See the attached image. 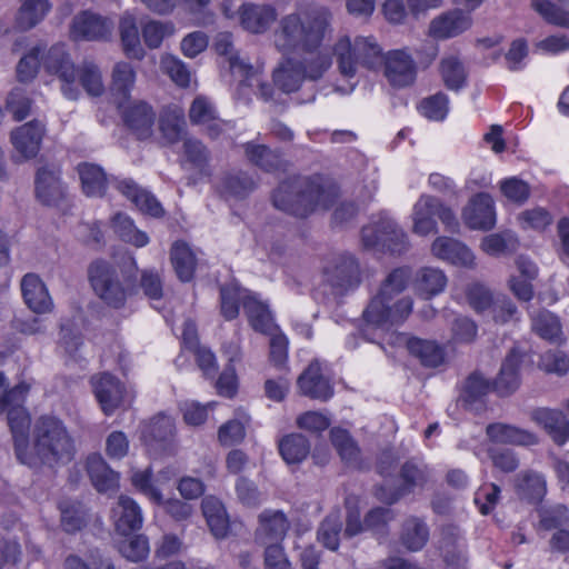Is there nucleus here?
<instances>
[{"mask_svg":"<svg viewBox=\"0 0 569 569\" xmlns=\"http://www.w3.org/2000/svg\"><path fill=\"white\" fill-rule=\"evenodd\" d=\"M333 31V13L323 4H309L281 17L273 32V44L282 54L298 49L307 52L299 61L305 79L318 80L331 67L328 52L315 51Z\"/></svg>","mask_w":569,"mask_h":569,"instance_id":"nucleus-1","label":"nucleus"},{"mask_svg":"<svg viewBox=\"0 0 569 569\" xmlns=\"http://www.w3.org/2000/svg\"><path fill=\"white\" fill-rule=\"evenodd\" d=\"M30 415L27 409L10 413V430L18 460L29 467H53L67 463L74 457L76 448L62 420L54 416L39 417L32 429V443L28 440Z\"/></svg>","mask_w":569,"mask_h":569,"instance_id":"nucleus-2","label":"nucleus"},{"mask_svg":"<svg viewBox=\"0 0 569 569\" xmlns=\"http://www.w3.org/2000/svg\"><path fill=\"white\" fill-rule=\"evenodd\" d=\"M410 277L411 271L406 267L397 268L387 276L363 310L367 326L388 330L406 321L412 311L413 300L409 296H399L407 288Z\"/></svg>","mask_w":569,"mask_h":569,"instance_id":"nucleus-3","label":"nucleus"},{"mask_svg":"<svg viewBox=\"0 0 569 569\" xmlns=\"http://www.w3.org/2000/svg\"><path fill=\"white\" fill-rule=\"evenodd\" d=\"M338 198L333 184H322L319 180L295 178L282 182L273 193L276 208L297 217L330 208Z\"/></svg>","mask_w":569,"mask_h":569,"instance_id":"nucleus-4","label":"nucleus"},{"mask_svg":"<svg viewBox=\"0 0 569 569\" xmlns=\"http://www.w3.org/2000/svg\"><path fill=\"white\" fill-rule=\"evenodd\" d=\"M43 66L49 73L58 74L62 81V93L67 99L76 100L79 97L78 77L88 94L99 97L104 91L99 68L93 62L84 61L77 71L66 53L63 44L50 48L43 60Z\"/></svg>","mask_w":569,"mask_h":569,"instance_id":"nucleus-5","label":"nucleus"},{"mask_svg":"<svg viewBox=\"0 0 569 569\" xmlns=\"http://www.w3.org/2000/svg\"><path fill=\"white\" fill-rule=\"evenodd\" d=\"M214 49L218 54L227 57L231 73L239 79L238 97L249 100L246 89L249 88L264 101L272 100L273 88L263 80L261 64L252 66L247 59L239 56L233 49L232 34L220 32L214 40Z\"/></svg>","mask_w":569,"mask_h":569,"instance_id":"nucleus-6","label":"nucleus"},{"mask_svg":"<svg viewBox=\"0 0 569 569\" xmlns=\"http://www.w3.org/2000/svg\"><path fill=\"white\" fill-rule=\"evenodd\" d=\"M361 241L367 249L393 253H401L408 246L407 234L387 213L362 228Z\"/></svg>","mask_w":569,"mask_h":569,"instance_id":"nucleus-7","label":"nucleus"},{"mask_svg":"<svg viewBox=\"0 0 569 569\" xmlns=\"http://www.w3.org/2000/svg\"><path fill=\"white\" fill-rule=\"evenodd\" d=\"M89 279L94 292L109 306L119 308L126 300L114 269L106 261H94L89 269Z\"/></svg>","mask_w":569,"mask_h":569,"instance_id":"nucleus-8","label":"nucleus"},{"mask_svg":"<svg viewBox=\"0 0 569 569\" xmlns=\"http://www.w3.org/2000/svg\"><path fill=\"white\" fill-rule=\"evenodd\" d=\"M401 487L389 490L381 487L377 490V498L388 505L397 502L402 496L423 489L431 478L430 469L422 462L409 460L401 467Z\"/></svg>","mask_w":569,"mask_h":569,"instance_id":"nucleus-9","label":"nucleus"},{"mask_svg":"<svg viewBox=\"0 0 569 569\" xmlns=\"http://www.w3.org/2000/svg\"><path fill=\"white\" fill-rule=\"evenodd\" d=\"M46 126L39 120L29 121L11 130L10 142L13 147V162H22L37 157L40 151Z\"/></svg>","mask_w":569,"mask_h":569,"instance_id":"nucleus-10","label":"nucleus"},{"mask_svg":"<svg viewBox=\"0 0 569 569\" xmlns=\"http://www.w3.org/2000/svg\"><path fill=\"white\" fill-rule=\"evenodd\" d=\"M96 399L104 415L110 416L117 409L130 405L133 395L112 375L102 373L92 378Z\"/></svg>","mask_w":569,"mask_h":569,"instance_id":"nucleus-11","label":"nucleus"},{"mask_svg":"<svg viewBox=\"0 0 569 569\" xmlns=\"http://www.w3.org/2000/svg\"><path fill=\"white\" fill-rule=\"evenodd\" d=\"M113 29L114 22L110 18L91 11H82L72 19L70 37L74 41L107 40L111 37Z\"/></svg>","mask_w":569,"mask_h":569,"instance_id":"nucleus-12","label":"nucleus"},{"mask_svg":"<svg viewBox=\"0 0 569 569\" xmlns=\"http://www.w3.org/2000/svg\"><path fill=\"white\" fill-rule=\"evenodd\" d=\"M383 76L393 88H405L413 83L417 74L416 63L406 49L390 50L385 53Z\"/></svg>","mask_w":569,"mask_h":569,"instance_id":"nucleus-13","label":"nucleus"},{"mask_svg":"<svg viewBox=\"0 0 569 569\" xmlns=\"http://www.w3.org/2000/svg\"><path fill=\"white\" fill-rule=\"evenodd\" d=\"M234 13L241 28L252 34L264 33L278 17L272 4L256 2H243Z\"/></svg>","mask_w":569,"mask_h":569,"instance_id":"nucleus-14","label":"nucleus"},{"mask_svg":"<svg viewBox=\"0 0 569 569\" xmlns=\"http://www.w3.org/2000/svg\"><path fill=\"white\" fill-rule=\"evenodd\" d=\"M326 281L336 293H343L355 289L360 283V270L352 256H341L325 271Z\"/></svg>","mask_w":569,"mask_h":569,"instance_id":"nucleus-15","label":"nucleus"},{"mask_svg":"<svg viewBox=\"0 0 569 569\" xmlns=\"http://www.w3.org/2000/svg\"><path fill=\"white\" fill-rule=\"evenodd\" d=\"M118 109L126 126L138 139L146 140L153 134L156 113L147 102L130 101Z\"/></svg>","mask_w":569,"mask_h":569,"instance_id":"nucleus-16","label":"nucleus"},{"mask_svg":"<svg viewBox=\"0 0 569 569\" xmlns=\"http://www.w3.org/2000/svg\"><path fill=\"white\" fill-rule=\"evenodd\" d=\"M462 220L470 229L488 230L496 224L495 202L490 194L478 193L462 209Z\"/></svg>","mask_w":569,"mask_h":569,"instance_id":"nucleus-17","label":"nucleus"},{"mask_svg":"<svg viewBox=\"0 0 569 569\" xmlns=\"http://www.w3.org/2000/svg\"><path fill=\"white\" fill-rule=\"evenodd\" d=\"M432 256L439 260L465 268H475L476 258L472 251L461 241L440 236L430 247Z\"/></svg>","mask_w":569,"mask_h":569,"instance_id":"nucleus-18","label":"nucleus"},{"mask_svg":"<svg viewBox=\"0 0 569 569\" xmlns=\"http://www.w3.org/2000/svg\"><path fill=\"white\" fill-rule=\"evenodd\" d=\"M290 528V521L280 510L266 509L258 517L256 540L260 545L282 542Z\"/></svg>","mask_w":569,"mask_h":569,"instance_id":"nucleus-19","label":"nucleus"},{"mask_svg":"<svg viewBox=\"0 0 569 569\" xmlns=\"http://www.w3.org/2000/svg\"><path fill=\"white\" fill-rule=\"evenodd\" d=\"M36 196L44 204H56L64 197L60 169L54 164L39 167L36 174Z\"/></svg>","mask_w":569,"mask_h":569,"instance_id":"nucleus-20","label":"nucleus"},{"mask_svg":"<svg viewBox=\"0 0 569 569\" xmlns=\"http://www.w3.org/2000/svg\"><path fill=\"white\" fill-rule=\"evenodd\" d=\"M472 24V19L469 13L460 9H453L436 17L429 26V34L436 39L453 38L466 30Z\"/></svg>","mask_w":569,"mask_h":569,"instance_id":"nucleus-21","label":"nucleus"},{"mask_svg":"<svg viewBox=\"0 0 569 569\" xmlns=\"http://www.w3.org/2000/svg\"><path fill=\"white\" fill-rule=\"evenodd\" d=\"M176 437L174 420L166 415H158L141 429V440L149 447L167 449Z\"/></svg>","mask_w":569,"mask_h":569,"instance_id":"nucleus-22","label":"nucleus"},{"mask_svg":"<svg viewBox=\"0 0 569 569\" xmlns=\"http://www.w3.org/2000/svg\"><path fill=\"white\" fill-rule=\"evenodd\" d=\"M439 199L430 194H421L412 208V232L426 237L438 232L437 208Z\"/></svg>","mask_w":569,"mask_h":569,"instance_id":"nucleus-23","label":"nucleus"},{"mask_svg":"<svg viewBox=\"0 0 569 569\" xmlns=\"http://www.w3.org/2000/svg\"><path fill=\"white\" fill-rule=\"evenodd\" d=\"M530 419L543 428L557 445L562 446L569 441V420L562 411L537 408L530 412Z\"/></svg>","mask_w":569,"mask_h":569,"instance_id":"nucleus-24","label":"nucleus"},{"mask_svg":"<svg viewBox=\"0 0 569 569\" xmlns=\"http://www.w3.org/2000/svg\"><path fill=\"white\" fill-rule=\"evenodd\" d=\"M21 291L26 305L33 312L46 313L52 310V299L39 276L27 273L21 280Z\"/></svg>","mask_w":569,"mask_h":569,"instance_id":"nucleus-25","label":"nucleus"},{"mask_svg":"<svg viewBox=\"0 0 569 569\" xmlns=\"http://www.w3.org/2000/svg\"><path fill=\"white\" fill-rule=\"evenodd\" d=\"M298 387L302 395L322 401H327L333 395V389L329 380L322 376L318 361L311 362L300 375Z\"/></svg>","mask_w":569,"mask_h":569,"instance_id":"nucleus-26","label":"nucleus"},{"mask_svg":"<svg viewBox=\"0 0 569 569\" xmlns=\"http://www.w3.org/2000/svg\"><path fill=\"white\" fill-rule=\"evenodd\" d=\"M136 83V71L133 67L124 61L117 62L111 73L110 92L113 102L118 108L130 102L129 98Z\"/></svg>","mask_w":569,"mask_h":569,"instance_id":"nucleus-27","label":"nucleus"},{"mask_svg":"<svg viewBox=\"0 0 569 569\" xmlns=\"http://www.w3.org/2000/svg\"><path fill=\"white\" fill-rule=\"evenodd\" d=\"M522 362V356L517 350H511L501 365L499 375L495 380L492 388L500 396L513 393L519 385V368Z\"/></svg>","mask_w":569,"mask_h":569,"instance_id":"nucleus-28","label":"nucleus"},{"mask_svg":"<svg viewBox=\"0 0 569 569\" xmlns=\"http://www.w3.org/2000/svg\"><path fill=\"white\" fill-rule=\"evenodd\" d=\"M116 529L121 535H128L142 527L143 516L139 505L130 497H119L113 509Z\"/></svg>","mask_w":569,"mask_h":569,"instance_id":"nucleus-29","label":"nucleus"},{"mask_svg":"<svg viewBox=\"0 0 569 569\" xmlns=\"http://www.w3.org/2000/svg\"><path fill=\"white\" fill-rule=\"evenodd\" d=\"M189 118L193 124L202 126L213 138L222 130L223 122L217 116L213 103L203 96H199L192 101Z\"/></svg>","mask_w":569,"mask_h":569,"instance_id":"nucleus-30","label":"nucleus"},{"mask_svg":"<svg viewBox=\"0 0 569 569\" xmlns=\"http://www.w3.org/2000/svg\"><path fill=\"white\" fill-rule=\"evenodd\" d=\"M488 438L496 443L532 446L538 443V437L526 429L506 423H490L486 429Z\"/></svg>","mask_w":569,"mask_h":569,"instance_id":"nucleus-31","label":"nucleus"},{"mask_svg":"<svg viewBox=\"0 0 569 569\" xmlns=\"http://www.w3.org/2000/svg\"><path fill=\"white\" fill-rule=\"evenodd\" d=\"M116 188L142 212L152 217L162 214L159 201L147 190L140 189L131 179L116 180Z\"/></svg>","mask_w":569,"mask_h":569,"instance_id":"nucleus-32","label":"nucleus"},{"mask_svg":"<svg viewBox=\"0 0 569 569\" xmlns=\"http://www.w3.org/2000/svg\"><path fill=\"white\" fill-rule=\"evenodd\" d=\"M448 284V278L440 268L422 267L415 276L413 286L416 292L425 298L431 299L442 293Z\"/></svg>","mask_w":569,"mask_h":569,"instance_id":"nucleus-33","label":"nucleus"},{"mask_svg":"<svg viewBox=\"0 0 569 569\" xmlns=\"http://www.w3.org/2000/svg\"><path fill=\"white\" fill-rule=\"evenodd\" d=\"M256 187V182L242 171L223 173L216 182L217 191L226 199H242Z\"/></svg>","mask_w":569,"mask_h":569,"instance_id":"nucleus-34","label":"nucleus"},{"mask_svg":"<svg viewBox=\"0 0 569 569\" xmlns=\"http://www.w3.org/2000/svg\"><path fill=\"white\" fill-rule=\"evenodd\" d=\"M339 71L345 77H353L360 66L358 37L352 41L348 36L338 38L332 48Z\"/></svg>","mask_w":569,"mask_h":569,"instance_id":"nucleus-35","label":"nucleus"},{"mask_svg":"<svg viewBox=\"0 0 569 569\" xmlns=\"http://www.w3.org/2000/svg\"><path fill=\"white\" fill-rule=\"evenodd\" d=\"M274 86L284 93L297 91L306 80L298 60L288 58L279 63L272 73Z\"/></svg>","mask_w":569,"mask_h":569,"instance_id":"nucleus-36","label":"nucleus"},{"mask_svg":"<svg viewBox=\"0 0 569 569\" xmlns=\"http://www.w3.org/2000/svg\"><path fill=\"white\" fill-rule=\"evenodd\" d=\"M87 470L92 485L99 492H109L118 487V473L109 468L100 455H91L88 457Z\"/></svg>","mask_w":569,"mask_h":569,"instance_id":"nucleus-37","label":"nucleus"},{"mask_svg":"<svg viewBox=\"0 0 569 569\" xmlns=\"http://www.w3.org/2000/svg\"><path fill=\"white\" fill-rule=\"evenodd\" d=\"M244 312L256 331L272 335L273 331L278 330L268 305L260 301L256 296L251 295L244 300Z\"/></svg>","mask_w":569,"mask_h":569,"instance_id":"nucleus-38","label":"nucleus"},{"mask_svg":"<svg viewBox=\"0 0 569 569\" xmlns=\"http://www.w3.org/2000/svg\"><path fill=\"white\" fill-rule=\"evenodd\" d=\"M119 30L126 56L131 59L141 60L144 57V50L141 46L134 16L126 12L120 19Z\"/></svg>","mask_w":569,"mask_h":569,"instance_id":"nucleus-39","label":"nucleus"},{"mask_svg":"<svg viewBox=\"0 0 569 569\" xmlns=\"http://www.w3.org/2000/svg\"><path fill=\"white\" fill-rule=\"evenodd\" d=\"M515 487L519 496L530 501H540L547 492L545 477L536 471H523L515 478Z\"/></svg>","mask_w":569,"mask_h":569,"instance_id":"nucleus-40","label":"nucleus"},{"mask_svg":"<svg viewBox=\"0 0 569 569\" xmlns=\"http://www.w3.org/2000/svg\"><path fill=\"white\" fill-rule=\"evenodd\" d=\"M407 348L426 367H438L445 360L443 348L431 340L412 337L408 339Z\"/></svg>","mask_w":569,"mask_h":569,"instance_id":"nucleus-41","label":"nucleus"},{"mask_svg":"<svg viewBox=\"0 0 569 569\" xmlns=\"http://www.w3.org/2000/svg\"><path fill=\"white\" fill-rule=\"evenodd\" d=\"M49 0H23L16 18V24L21 30L36 27L50 11Z\"/></svg>","mask_w":569,"mask_h":569,"instance_id":"nucleus-42","label":"nucleus"},{"mask_svg":"<svg viewBox=\"0 0 569 569\" xmlns=\"http://www.w3.org/2000/svg\"><path fill=\"white\" fill-rule=\"evenodd\" d=\"M249 422L248 413L242 409L237 410L236 417L221 425L218 430L220 445L231 447L240 443L246 437V428Z\"/></svg>","mask_w":569,"mask_h":569,"instance_id":"nucleus-43","label":"nucleus"},{"mask_svg":"<svg viewBox=\"0 0 569 569\" xmlns=\"http://www.w3.org/2000/svg\"><path fill=\"white\" fill-rule=\"evenodd\" d=\"M30 386L21 382L9 389L7 377L0 372V412L8 411V423L10 425V413L16 409H26L23 402L29 392Z\"/></svg>","mask_w":569,"mask_h":569,"instance_id":"nucleus-44","label":"nucleus"},{"mask_svg":"<svg viewBox=\"0 0 569 569\" xmlns=\"http://www.w3.org/2000/svg\"><path fill=\"white\" fill-rule=\"evenodd\" d=\"M78 173L83 192L90 197H101L106 190L107 177L101 167L92 163H80Z\"/></svg>","mask_w":569,"mask_h":569,"instance_id":"nucleus-45","label":"nucleus"},{"mask_svg":"<svg viewBox=\"0 0 569 569\" xmlns=\"http://www.w3.org/2000/svg\"><path fill=\"white\" fill-rule=\"evenodd\" d=\"M171 262L181 281H190L192 279L197 259L187 243L181 241L173 243L171 248Z\"/></svg>","mask_w":569,"mask_h":569,"instance_id":"nucleus-46","label":"nucleus"},{"mask_svg":"<svg viewBox=\"0 0 569 569\" xmlns=\"http://www.w3.org/2000/svg\"><path fill=\"white\" fill-rule=\"evenodd\" d=\"M243 148L248 160L262 170L271 172L281 169V157L278 152L272 151L267 146L248 142Z\"/></svg>","mask_w":569,"mask_h":569,"instance_id":"nucleus-47","label":"nucleus"},{"mask_svg":"<svg viewBox=\"0 0 569 569\" xmlns=\"http://www.w3.org/2000/svg\"><path fill=\"white\" fill-rule=\"evenodd\" d=\"M279 451L287 463H299L309 455L310 445L305 436L292 433L280 440Z\"/></svg>","mask_w":569,"mask_h":569,"instance_id":"nucleus-48","label":"nucleus"},{"mask_svg":"<svg viewBox=\"0 0 569 569\" xmlns=\"http://www.w3.org/2000/svg\"><path fill=\"white\" fill-rule=\"evenodd\" d=\"M480 247L489 256L508 254L517 250L518 238L509 230L491 233L482 239Z\"/></svg>","mask_w":569,"mask_h":569,"instance_id":"nucleus-49","label":"nucleus"},{"mask_svg":"<svg viewBox=\"0 0 569 569\" xmlns=\"http://www.w3.org/2000/svg\"><path fill=\"white\" fill-rule=\"evenodd\" d=\"M111 226L114 232L126 242L138 248L144 247L149 242V237L138 230L130 217L123 213H117L111 219Z\"/></svg>","mask_w":569,"mask_h":569,"instance_id":"nucleus-50","label":"nucleus"},{"mask_svg":"<svg viewBox=\"0 0 569 569\" xmlns=\"http://www.w3.org/2000/svg\"><path fill=\"white\" fill-rule=\"evenodd\" d=\"M251 297L246 290L237 286H224L220 290V309L226 320H233L239 315V305Z\"/></svg>","mask_w":569,"mask_h":569,"instance_id":"nucleus-51","label":"nucleus"},{"mask_svg":"<svg viewBox=\"0 0 569 569\" xmlns=\"http://www.w3.org/2000/svg\"><path fill=\"white\" fill-rule=\"evenodd\" d=\"M401 539L409 550L418 551L427 543L429 529L422 520L410 518L403 525Z\"/></svg>","mask_w":569,"mask_h":569,"instance_id":"nucleus-52","label":"nucleus"},{"mask_svg":"<svg viewBox=\"0 0 569 569\" xmlns=\"http://www.w3.org/2000/svg\"><path fill=\"white\" fill-rule=\"evenodd\" d=\"M533 331L545 340L558 342L561 337V326L558 318L547 310L532 316Z\"/></svg>","mask_w":569,"mask_h":569,"instance_id":"nucleus-53","label":"nucleus"},{"mask_svg":"<svg viewBox=\"0 0 569 569\" xmlns=\"http://www.w3.org/2000/svg\"><path fill=\"white\" fill-rule=\"evenodd\" d=\"M358 50L360 66L372 70L382 66L385 53L373 37H358Z\"/></svg>","mask_w":569,"mask_h":569,"instance_id":"nucleus-54","label":"nucleus"},{"mask_svg":"<svg viewBox=\"0 0 569 569\" xmlns=\"http://www.w3.org/2000/svg\"><path fill=\"white\" fill-rule=\"evenodd\" d=\"M184 129V119L181 113L174 111L163 112L159 119V131L164 144H173L179 141Z\"/></svg>","mask_w":569,"mask_h":569,"instance_id":"nucleus-55","label":"nucleus"},{"mask_svg":"<svg viewBox=\"0 0 569 569\" xmlns=\"http://www.w3.org/2000/svg\"><path fill=\"white\" fill-rule=\"evenodd\" d=\"M160 69L177 86L187 88L191 82V72L187 64L172 54H164L160 59Z\"/></svg>","mask_w":569,"mask_h":569,"instance_id":"nucleus-56","label":"nucleus"},{"mask_svg":"<svg viewBox=\"0 0 569 569\" xmlns=\"http://www.w3.org/2000/svg\"><path fill=\"white\" fill-rule=\"evenodd\" d=\"M440 72L446 87L450 90H459L466 83L465 67L456 57L445 58L440 64Z\"/></svg>","mask_w":569,"mask_h":569,"instance_id":"nucleus-57","label":"nucleus"},{"mask_svg":"<svg viewBox=\"0 0 569 569\" xmlns=\"http://www.w3.org/2000/svg\"><path fill=\"white\" fill-rule=\"evenodd\" d=\"M331 442L340 455L341 459L349 465H356L359 457V449L347 430L333 428L330 431Z\"/></svg>","mask_w":569,"mask_h":569,"instance_id":"nucleus-58","label":"nucleus"},{"mask_svg":"<svg viewBox=\"0 0 569 569\" xmlns=\"http://www.w3.org/2000/svg\"><path fill=\"white\" fill-rule=\"evenodd\" d=\"M174 31L172 22L150 20L142 27V37L150 49H156L161 46L164 38L172 36Z\"/></svg>","mask_w":569,"mask_h":569,"instance_id":"nucleus-59","label":"nucleus"},{"mask_svg":"<svg viewBox=\"0 0 569 569\" xmlns=\"http://www.w3.org/2000/svg\"><path fill=\"white\" fill-rule=\"evenodd\" d=\"M341 520L339 513H330L318 529V540L328 549L336 550L339 546Z\"/></svg>","mask_w":569,"mask_h":569,"instance_id":"nucleus-60","label":"nucleus"},{"mask_svg":"<svg viewBox=\"0 0 569 569\" xmlns=\"http://www.w3.org/2000/svg\"><path fill=\"white\" fill-rule=\"evenodd\" d=\"M532 7L549 23L569 29V10L559 8L549 0H533Z\"/></svg>","mask_w":569,"mask_h":569,"instance_id":"nucleus-61","label":"nucleus"},{"mask_svg":"<svg viewBox=\"0 0 569 569\" xmlns=\"http://www.w3.org/2000/svg\"><path fill=\"white\" fill-rule=\"evenodd\" d=\"M149 551V542L144 536L130 537L119 543V552L132 562L146 559Z\"/></svg>","mask_w":569,"mask_h":569,"instance_id":"nucleus-62","label":"nucleus"},{"mask_svg":"<svg viewBox=\"0 0 569 569\" xmlns=\"http://www.w3.org/2000/svg\"><path fill=\"white\" fill-rule=\"evenodd\" d=\"M151 470H137L131 476V481L134 488L146 495L150 500L158 505L164 503L160 489L153 485L151 479Z\"/></svg>","mask_w":569,"mask_h":569,"instance_id":"nucleus-63","label":"nucleus"},{"mask_svg":"<svg viewBox=\"0 0 569 569\" xmlns=\"http://www.w3.org/2000/svg\"><path fill=\"white\" fill-rule=\"evenodd\" d=\"M183 157L186 162L203 171L209 160V152L201 141L188 138L183 141Z\"/></svg>","mask_w":569,"mask_h":569,"instance_id":"nucleus-64","label":"nucleus"}]
</instances>
